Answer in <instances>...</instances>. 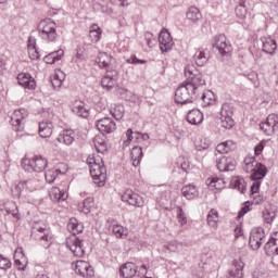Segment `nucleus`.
Returning <instances> with one entry per match:
<instances>
[{"label":"nucleus","mask_w":278,"mask_h":278,"mask_svg":"<svg viewBox=\"0 0 278 278\" xmlns=\"http://www.w3.org/2000/svg\"><path fill=\"white\" fill-rule=\"evenodd\" d=\"M12 268V262H10V258L1 256L0 258V269L1 270H8Z\"/></svg>","instance_id":"55"},{"label":"nucleus","mask_w":278,"mask_h":278,"mask_svg":"<svg viewBox=\"0 0 278 278\" xmlns=\"http://www.w3.org/2000/svg\"><path fill=\"white\" fill-rule=\"evenodd\" d=\"M39 136L40 138H51V136H53V122L51 121L40 122Z\"/></svg>","instance_id":"30"},{"label":"nucleus","mask_w":278,"mask_h":278,"mask_svg":"<svg viewBox=\"0 0 278 278\" xmlns=\"http://www.w3.org/2000/svg\"><path fill=\"white\" fill-rule=\"evenodd\" d=\"M244 262L241 258H237L232 262V266L229 270L228 278H242L244 277Z\"/></svg>","instance_id":"24"},{"label":"nucleus","mask_w":278,"mask_h":278,"mask_svg":"<svg viewBox=\"0 0 278 278\" xmlns=\"http://www.w3.org/2000/svg\"><path fill=\"white\" fill-rule=\"evenodd\" d=\"M230 186L235 190H238L239 192H241V194H244L247 192V181H244V178L240 176L232 177L230 181Z\"/></svg>","instance_id":"35"},{"label":"nucleus","mask_w":278,"mask_h":278,"mask_svg":"<svg viewBox=\"0 0 278 278\" xmlns=\"http://www.w3.org/2000/svg\"><path fill=\"white\" fill-rule=\"evenodd\" d=\"M92 207H94V200L92 198H87L78 204V211L83 212V214H90Z\"/></svg>","instance_id":"42"},{"label":"nucleus","mask_w":278,"mask_h":278,"mask_svg":"<svg viewBox=\"0 0 278 278\" xmlns=\"http://www.w3.org/2000/svg\"><path fill=\"white\" fill-rule=\"evenodd\" d=\"M111 115L115 121L123 119V116H125V106L118 104L114 109L111 110Z\"/></svg>","instance_id":"48"},{"label":"nucleus","mask_w":278,"mask_h":278,"mask_svg":"<svg viewBox=\"0 0 278 278\" xmlns=\"http://www.w3.org/2000/svg\"><path fill=\"white\" fill-rule=\"evenodd\" d=\"M223 144L226 153H229L236 149V143L231 140L224 141Z\"/></svg>","instance_id":"60"},{"label":"nucleus","mask_w":278,"mask_h":278,"mask_svg":"<svg viewBox=\"0 0 278 278\" xmlns=\"http://www.w3.org/2000/svg\"><path fill=\"white\" fill-rule=\"evenodd\" d=\"M268 175V167L262 163H257L254 170L251 173L250 179L254 181L251 186V194H257L260 192V186H262V179Z\"/></svg>","instance_id":"8"},{"label":"nucleus","mask_w":278,"mask_h":278,"mask_svg":"<svg viewBox=\"0 0 278 278\" xmlns=\"http://www.w3.org/2000/svg\"><path fill=\"white\" fill-rule=\"evenodd\" d=\"M193 66H186L185 67V76L187 79L185 83L200 97L203 86H205V78H203V74L192 71Z\"/></svg>","instance_id":"4"},{"label":"nucleus","mask_w":278,"mask_h":278,"mask_svg":"<svg viewBox=\"0 0 278 278\" xmlns=\"http://www.w3.org/2000/svg\"><path fill=\"white\" fill-rule=\"evenodd\" d=\"M122 201L132 205L134 207H144V199L140 194L134 192L131 189H127L122 195Z\"/></svg>","instance_id":"14"},{"label":"nucleus","mask_w":278,"mask_h":278,"mask_svg":"<svg viewBox=\"0 0 278 278\" xmlns=\"http://www.w3.org/2000/svg\"><path fill=\"white\" fill-rule=\"evenodd\" d=\"M197 99H199V94H197L186 83H182L181 86L176 89L175 102L180 105L193 103Z\"/></svg>","instance_id":"6"},{"label":"nucleus","mask_w":278,"mask_h":278,"mask_svg":"<svg viewBox=\"0 0 278 278\" xmlns=\"http://www.w3.org/2000/svg\"><path fill=\"white\" fill-rule=\"evenodd\" d=\"M220 125L224 129H233L236 122L233 121V106L229 102H225L220 109Z\"/></svg>","instance_id":"9"},{"label":"nucleus","mask_w":278,"mask_h":278,"mask_svg":"<svg viewBox=\"0 0 278 278\" xmlns=\"http://www.w3.org/2000/svg\"><path fill=\"white\" fill-rule=\"evenodd\" d=\"M49 162L42 156L35 155L31 160L24 157L22 159V168L27 173H43Z\"/></svg>","instance_id":"7"},{"label":"nucleus","mask_w":278,"mask_h":278,"mask_svg":"<svg viewBox=\"0 0 278 278\" xmlns=\"http://www.w3.org/2000/svg\"><path fill=\"white\" fill-rule=\"evenodd\" d=\"M72 112L81 118H88L89 115L88 106H86V103L83 101H75L72 106Z\"/></svg>","instance_id":"29"},{"label":"nucleus","mask_w":278,"mask_h":278,"mask_svg":"<svg viewBox=\"0 0 278 278\" xmlns=\"http://www.w3.org/2000/svg\"><path fill=\"white\" fill-rule=\"evenodd\" d=\"M75 273L80 275V277H94V269L86 261L76 262Z\"/></svg>","instance_id":"18"},{"label":"nucleus","mask_w":278,"mask_h":278,"mask_svg":"<svg viewBox=\"0 0 278 278\" xmlns=\"http://www.w3.org/2000/svg\"><path fill=\"white\" fill-rule=\"evenodd\" d=\"M128 64H147V60L138 59V56L132 55L127 60Z\"/></svg>","instance_id":"61"},{"label":"nucleus","mask_w":278,"mask_h":278,"mask_svg":"<svg viewBox=\"0 0 278 278\" xmlns=\"http://www.w3.org/2000/svg\"><path fill=\"white\" fill-rule=\"evenodd\" d=\"M15 192H17V197H22V194H25L27 192L25 180L24 181H20L15 186Z\"/></svg>","instance_id":"56"},{"label":"nucleus","mask_w":278,"mask_h":278,"mask_svg":"<svg viewBox=\"0 0 278 278\" xmlns=\"http://www.w3.org/2000/svg\"><path fill=\"white\" fill-rule=\"evenodd\" d=\"M181 247H184V243L179 241H170L169 243L164 245V249H166V251H169V253H177V251H179Z\"/></svg>","instance_id":"50"},{"label":"nucleus","mask_w":278,"mask_h":278,"mask_svg":"<svg viewBox=\"0 0 278 278\" xmlns=\"http://www.w3.org/2000/svg\"><path fill=\"white\" fill-rule=\"evenodd\" d=\"M93 147L98 153H105V151H108V144H105V140L99 136L94 137Z\"/></svg>","instance_id":"45"},{"label":"nucleus","mask_w":278,"mask_h":278,"mask_svg":"<svg viewBox=\"0 0 278 278\" xmlns=\"http://www.w3.org/2000/svg\"><path fill=\"white\" fill-rule=\"evenodd\" d=\"M98 64L100 68H104L106 73L116 71V59L112 56L111 54H108V52H100L98 54Z\"/></svg>","instance_id":"13"},{"label":"nucleus","mask_w":278,"mask_h":278,"mask_svg":"<svg viewBox=\"0 0 278 278\" xmlns=\"http://www.w3.org/2000/svg\"><path fill=\"white\" fill-rule=\"evenodd\" d=\"M197 66H205L210 62V50L199 49L193 55Z\"/></svg>","instance_id":"27"},{"label":"nucleus","mask_w":278,"mask_h":278,"mask_svg":"<svg viewBox=\"0 0 278 278\" xmlns=\"http://www.w3.org/2000/svg\"><path fill=\"white\" fill-rule=\"evenodd\" d=\"M235 12L239 18H244V16H247V1L240 0Z\"/></svg>","instance_id":"49"},{"label":"nucleus","mask_w":278,"mask_h":278,"mask_svg":"<svg viewBox=\"0 0 278 278\" xmlns=\"http://www.w3.org/2000/svg\"><path fill=\"white\" fill-rule=\"evenodd\" d=\"M13 260L15 268L18 270H26L29 261L27 260V256H25V253H23V249L18 248L15 250Z\"/></svg>","instance_id":"20"},{"label":"nucleus","mask_w":278,"mask_h":278,"mask_svg":"<svg viewBox=\"0 0 278 278\" xmlns=\"http://www.w3.org/2000/svg\"><path fill=\"white\" fill-rule=\"evenodd\" d=\"M118 77V72H106V75L103 76L101 80V86L104 90H112L116 86Z\"/></svg>","instance_id":"23"},{"label":"nucleus","mask_w":278,"mask_h":278,"mask_svg":"<svg viewBox=\"0 0 278 278\" xmlns=\"http://www.w3.org/2000/svg\"><path fill=\"white\" fill-rule=\"evenodd\" d=\"M236 159L227 155H222L216 159V166L220 173H229L236 170Z\"/></svg>","instance_id":"16"},{"label":"nucleus","mask_w":278,"mask_h":278,"mask_svg":"<svg viewBox=\"0 0 278 278\" xmlns=\"http://www.w3.org/2000/svg\"><path fill=\"white\" fill-rule=\"evenodd\" d=\"M87 164L90 167V175L93 179V184L99 186V188H103L105 186V180L108 179V169L105 165H101V163H97V159L88 157Z\"/></svg>","instance_id":"3"},{"label":"nucleus","mask_w":278,"mask_h":278,"mask_svg":"<svg viewBox=\"0 0 278 278\" xmlns=\"http://www.w3.org/2000/svg\"><path fill=\"white\" fill-rule=\"evenodd\" d=\"M49 197L54 203H60V201H66L68 199V193L64 189L52 187Z\"/></svg>","instance_id":"26"},{"label":"nucleus","mask_w":278,"mask_h":278,"mask_svg":"<svg viewBox=\"0 0 278 278\" xmlns=\"http://www.w3.org/2000/svg\"><path fill=\"white\" fill-rule=\"evenodd\" d=\"M4 210L8 214H11L16 220H21V213L18 212V206L14 202H7L4 204Z\"/></svg>","instance_id":"41"},{"label":"nucleus","mask_w":278,"mask_h":278,"mask_svg":"<svg viewBox=\"0 0 278 278\" xmlns=\"http://www.w3.org/2000/svg\"><path fill=\"white\" fill-rule=\"evenodd\" d=\"M195 149L197 151H205L206 149H210V140L206 138H201L195 141Z\"/></svg>","instance_id":"51"},{"label":"nucleus","mask_w":278,"mask_h":278,"mask_svg":"<svg viewBox=\"0 0 278 278\" xmlns=\"http://www.w3.org/2000/svg\"><path fill=\"white\" fill-rule=\"evenodd\" d=\"M55 179H58V172H55V169L46 172V181L48 184H53Z\"/></svg>","instance_id":"54"},{"label":"nucleus","mask_w":278,"mask_h":278,"mask_svg":"<svg viewBox=\"0 0 278 278\" xmlns=\"http://www.w3.org/2000/svg\"><path fill=\"white\" fill-rule=\"evenodd\" d=\"M201 99L203 108H208V105H214V103H216V94H214V91L212 90L204 91Z\"/></svg>","instance_id":"39"},{"label":"nucleus","mask_w":278,"mask_h":278,"mask_svg":"<svg viewBox=\"0 0 278 278\" xmlns=\"http://www.w3.org/2000/svg\"><path fill=\"white\" fill-rule=\"evenodd\" d=\"M159 43L161 51H170V49H173V37L168 30H161L159 35Z\"/></svg>","instance_id":"19"},{"label":"nucleus","mask_w":278,"mask_h":278,"mask_svg":"<svg viewBox=\"0 0 278 278\" xmlns=\"http://www.w3.org/2000/svg\"><path fill=\"white\" fill-rule=\"evenodd\" d=\"M62 58H64V51L62 49H59L46 55L43 58V62H46V64H55V62H60Z\"/></svg>","instance_id":"37"},{"label":"nucleus","mask_w":278,"mask_h":278,"mask_svg":"<svg viewBox=\"0 0 278 278\" xmlns=\"http://www.w3.org/2000/svg\"><path fill=\"white\" fill-rule=\"evenodd\" d=\"M263 218L265 223L270 224L273 220H275V213H270L268 211L263 213Z\"/></svg>","instance_id":"62"},{"label":"nucleus","mask_w":278,"mask_h":278,"mask_svg":"<svg viewBox=\"0 0 278 278\" xmlns=\"http://www.w3.org/2000/svg\"><path fill=\"white\" fill-rule=\"evenodd\" d=\"M101 34H103L101 27H99L98 24H92L89 31L91 42H99V40H101Z\"/></svg>","instance_id":"43"},{"label":"nucleus","mask_w":278,"mask_h":278,"mask_svg":"<svg viewBox=\"0 0 278 278\" xmlns=\"http://www.w3.org/2000/svg\"><path fill=\"white\" fill-rule=\"evenodd\" d=\"M4 210L8 214H11L16 220H21V213L18 212V206L14 202H7L4 204Z\"/></svg>","instance_id":"40"},{"label":"nucleus","mask_w":278,"mask_h":278,"mask_svg":"<svg viewBox=\"0 0 278 278\" xmlns=\"http://www.w3.org/2000/svg\"><path fill=\"white\" fill-rule=\"evenodd\" d=\"M130 157L132 160V166H135V168H138V166H140V162H142V157H143L142 147L135 146L131 149Z\"/></svg>","instance_id":"36"},{"label":"nucleus","mask_w":278,"mask_h":278,"mask_svg":"<svg viewBox=\"0 0 278 278\" xmlns=\"http://www.w3.org/2000/svg\"><path fill=\"white\" fill-rule=\"evenodd\" d=\"M96 127L100 134H114L116 131V122L112 117H103L96 122Z\"/></svg>","instance_id":"17"},{"label":"nucleus","mask_w":278,"mask_h":278,"mask_svg":"<svg viewBox=\"0 0 278 278\" xmlns=\"http://www.w3.org/2000/svg\"><path fill=\"white\" fill-rule=\"evenodd\" d=\"M28 54L30 60H39L40 52H38V49H36V46H28Z\"/></svg>","instance_id":"57"},{"label":"nucleus","mask_w":278,"mask_h":278,"mask_svg":"<svg viewBox=\"0 0 278 278\" xmlns=\"http://www.w3.org/2000/svg\"><path fill=\"white\" fill-rule=\"evenodd\" d=\"M250 210H251V208L249 207V205L243 206V207L239 211L237 218H242V216H244V214H248V213L250 212Z\"/></svg>","instance_id":"64"},{"label":"nucleus","mask_w":278,"mask_h":278,"mask_svg":"<svg viewBox=\"0 0 278 278\" xmlns=\"http://www.w3.org/2000/svg\"><path fill=\"white\" fill-rule=\"evenodd\" d=\"M119 275L123 278H134L138 275V265L127 262L119 267Z\"/></svg>","instance_id":"22"},{"label":"nucleus","mask_w":278,"mask_h":278,"mask_svg":"<svg viewBox=\"0 0 278 278\" xmlns=\"http://www.w3.org/2000/svg\"><path fill=\"white\" fill-rule=\"evenodd\" d=\"M207 225L210 227H218V211L212 208L207 215Z\"/></svg>","instance_id":"47"},{"label":"nucleus","mask_w":278,"mask_h":278,"mask_svg":"<svg viewBox=\"0 0 278 278\" xmlns=\"http://www.w3.org/2000/svg\"><path fill=\"white\" fill-rule=\"evenodd\" d=\"M55 141L71 147L75 142V131L73 129H65L58 136Z\"/></svg>","instance_id":"25"},{"label":"nucleus","mask_w":278,"mask_h":278,"mask_svg":"<svg viewBox=\"0 0 278 278\" xmlns=\"http://www.w3.org/2000/svg\"><path fill=\"white\" fill-rule=\"evenodd\" d=\"M54 170L58 175H66V173H68V165H66V163H60Z\"/></svg>","instance_id":"58"},{"label":"nucleus","mask_w":278,"mask_h":278,"mask_svg":"<svg viewBox=\"0 0 278 278\" xmlns=\"http://www.w3.org/2000/svg\"><path fill=\"white\" fill-rule=\"evenodd\" d=\"M110 229L112 230L115 238H127L129 236V230L122 225H117L116 220H113V224L110 226Z\"/></svg>","instance_id":"34"},{"label":"nucleus","mask_w":278,"mask_h":278,"mask_svg":"<svg viewBox=\"0 0 278 278\" xmlns=\"http://www.w3.org/2000/svg\"><path fill=\"white\" fill-rule=\"evenodd\" d=\"M260 129L266 134V136H273L275 131H278V115L269 114L265 122L260 124Z\"/></svg>","instance_id":"11"},{"label":"nucleus","mask_w":278,"mask_h":278,"mask_svg":"<svg viewBox=\"0 0 278 278\" xmlns=\"http://www.w3.org/2000/svg\"><path fill=\"white\" fill-rule=\"evenodd\" d=\"M213 49L217 52V55H220L222 61L228 60L231 58V52L233 51V47L231 46V41L227 39L225 35L215 36V42L213 45Z\"/></svg>","instance_id":"5"},{"label":"nucleus","mask_w":278,"mask_h":278,"mask_svg":"<svg viewBox=\"0 0 278 278\" xmlns=\"http://www.w3.org/2000/svg\"><path fill=\"white\" fill-rule=\"evenodd\" d=\"M62 84H64V80L60 79V76L58 75H55L51 80V85L54 88V90H60V88H62Z\"/></svg>","instance_id":"59"},{"label":"nucleus","mask_w":278,"mask_h":278,"mask_svg":"<svg viewBox=\"0 0 278 278\" xmlns=\"http://www.w3.org/2000/svg\"><path fill=\"white\" fill-rule=\"evenodd\" d=\"M243 162H244L243 170L245 173H251V174L255 170V167L260 163L257 162V160H255L254 156H247Z\"/></svg>","instance_id":"44"},{"label":"nucleus","mask_w":278,"mask_h":278,"mask_svg":"<svg viewBox=\"0 0 278 278\" xmlns=\"http://www.w3.org/2000/svg\"><path fill=\"white\" fill-rule=\"evenodd\" d=\"M113 5H119L122 8H127L129 5V2L127 0H110Z\"/></svg>","instance_id":"63"},{"label":"nucleus","mask_w":278,"mask_h":278,"mask_svg":"<svg viewBox=\"0 0 278 278\" xmlns=\"http://www.w3.org/2000/svg\"><path fill=\"white\" fill-rule=\"evenodd\" d=\"M181 194L188 201H192L199 197V190L197 189V186L189 184L181 188Z\"/></svg>","instance_id":"32"},{"label":"nucleus","mask_w":278,"mask_h":278,"mask_svg":"<svg viewBox=\"0 0 278 278\" xmlns=\"http://www.w3.org/2000/svg\"><path fill=\"white\" fill-rule=\"evenodd\" d=\"M17 83L27 90H36V79L29 73H21L17 75Z\"/></svg>","instance_id":"21"},{"label":"nucleus","mask_w":278,"mask_h":278,"mask_svg":"<svg viewBox=\"0 0 278 278\" xmlns=\"http://www.w3.org/2000/svg\"><path fill=\"white\" fill-rule=\"evenodd\" d=\"M24 184L28 192H34V190L38 188V181H36V179L24 180Z\"/></svg>","instance_id":"53"},{"label":"nucleus","mask_w":278,"mask_h":278,"mask_svg":"<svg viewBox=\"0 0 278 278\" xmlns=\"http://www.w3.org/2000/svg\"><path fill=\"white\" fill-rule=\"evenodd\" d=\"M206 186H208L211 190H223V188H225V179L218 177L208 178Z\"/></svg>","instance_id":"38"},{"label":"nucleus","mask_w":278,"mask_h":278,"mask_svg":"<svg viewBox=\"0 0 278 278\" xmlns=\"http://www.w3.org/2000/svg\"><path fill=\"white\" fill-rule=\"evenodd\" d=\"M264 245L266 255H278V232L275 233Z\"/></svg>","instance_id":"31"},{"label":"nucleus","mask_w":278,"mask_h":278,"mask_svg":"<svg viewBox=\"0 0 278 278\" xmlns=\"http://www.w3.org/2000/svg\"><path fill=\"white\" fill-rule=\"evenodd\" d=\"M33 233H35V240H37L43 249H49V247L53 244V232H51V228L45 223H35Z\"/></svg>","instance_id":"2"},{"label":"nucleus","mask_w":278,"mask_h":278,"mask_svg":"<svg viewBox=\"0 0 278 278\" xmlns=\"http://www.w3.org/2000/svg\"><path fill=\"white\" fill-rule=\"evenodd\" d=\"M66 247L76 257H84L86 255V250L84 249V243L77 236H72L66 239Z\"/></svg>","instance_id":"12"},{"label":"nucleus","mask_w":278,"mask_h":278,"mask_svg":"<svg viewBox=\"0 0 278 278\" xmlns=\"http://www.w3.org/2000/svg\"><path fill=\"white\" fill-rule=\"evenodd\" d=\"M26 121H27V110L25 109L15 110L11 116V125H12L13 131H16V134H21L25 131Z\"/></svg>","instance_id":"10"},{"label":"nucleus","mask_w":278,"mask_h":278,"mask_svg":"<svg viewBox=\"0 0 278 278\" xmlns=\"http://www.w3.org/2000/svg\"><path fill=\"white\" fill-rule=\"evenodd\" d=\"M187 122L190 125H201L203 123V113L199 109H193L187 114Z\"/></svg>","instance_id":"33"},{"label":"nucleus","mask_w":278,"mask_h":278,"mask_svg":"<svg viewBox=\"0 0 278 278\" xmlns=\"http://www.w3.org/2000/svg\"><path fill=\"white\" fill-rule=\"evenodd\" d=\"M187 18L192 21L193 23L200 21L201 18V11L197 7H190L187 12Z\"/></svg>","instance_id":"46"},{"label":"nucleus","mask_w":278,"mask_h":278,"mask_svg":"<svg viewBox=\"0 0 278 278\" xmlns=\"http://www.w3.org/2000/svg\"><path fill=\"white\" fill-rule=\"evenodd\" d=\"M177 218H178V223L181 226L188 224V218L186 217V213H184V208L181 206H177Z\"/></svg>","instance_id":"52"},{"label":"nucleus","mask_w":278,"mask_h":278,"mask_svg":"<svg viewBox=\"0 0 278 278\" xmlns=\"http://www.w3.org/2000/svg\"><path fill=\"white\" fill-rule=\"evenodd\" d=\"M58 25L51 18L41 20L37 26V31L41 40L55 42L58 40Z\"/></svg>","instance_id":"1"},{"label":"nucleus","mask_w":278,"mask_h":278,"mask_svg":"<svg viewBox=\"0 0 278 278\" xmlns=\"http://www.w3.org/2000/svg\"><path fill=\"white\" fill-rule=\"evenodd\" d=\"M261 40L263 42L264 53L275 55V51H277V41L273 37H262Z\"/></svg>","instance_id":"28"},{"label":"nucleus","mask_w":278,"mask_h":278,"mask_svg":"<svg viewBox=\"0 0 278 278\" xmlns=\"http://www.w3.org/2000/svg\"><path fill=\"white\" fill-rule=\"evenodd\" d=\"M266 238V232L264 228H254L250 233L249 244L253 251H257L262 247V240Z\"/></svg>","instance_id":"15"}]
</instances>
